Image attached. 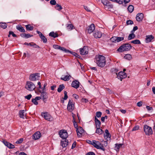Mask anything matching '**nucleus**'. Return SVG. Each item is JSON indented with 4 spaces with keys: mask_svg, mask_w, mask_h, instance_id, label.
<instances>
[{
    "mask_svg": "<svg viewBox=\"0 0 155 155\" xmlns=\"http://www.w3.org/2000/svg\"><path fill=\"white\" fill-rule=\"evenodd\" d=\"M95 58L96 62L98 66L103 68L105 66L106 60L104 56L102 55H99L96 56Z\"/></svg>",
    "mask_w": 155,
    "mask_h": 155,
    "instance_id": "obj_1",
    "label": "nucleus"
},
{
    "mask_svg": "<svg viewBox=\"0 0 155 155\" xmlns=\"http://www.w3.org/2000/svg\"><path fill=\"white\" fill-rule=\"evenodd\" d=\"M132 48V46L129 44H125L121 46L117 49L118 51L123 52L130 50Z\"/></svg>",
    "mask_w": 155,
    "mask_h": 155,
    "instance_id": "obj_2",
    "label": "nucleus"
},
{
    "mask_svg": "<svg viewBox=\"0 0 155 155\" xmlns=\"http://www.w3.org/2000/svg\"><path fill=\"white\" fill-rule=\"evenodd\" d=\"M25 88L29 91H32L35 88V86L33 82L28 81L26 82Z\"/></svg>",
    "mask_w": 155,
    "mask_h": 155,
    "instance_id": "obj_3",
    "label": "nucleus"
},
{
    "mask_svg": "<svg viewBox=\"0 0 155 155\" xmlns=\"http://www.w3.org/2000/svg\"><path fill=\"white\" fill-rule=\"evenodd\" d=\"M143 130L145 134L148 135H150L153 134L152 128L146 125L143 127Z\"/></svg>",
    "mask_w": 155,
    "mask_h": 155,
    "instance_id": "obj_4",
    "label": "nucleus"
},
{
    "mask_svg": "<svg viewBox=\"0 0 155 155\" xmlns=\"http://www.w3.org/2000/svg\"><path fill=\"white\" fill-rule=\"evenodd\" d=\"M40 78V74L35 73L31 74L29 76V79L31 81H35L39 80Z\"/></svg>",
    "mask_w": 155,
    "mask_h": 155,
    "instance_id": "obj_5",
    "label": "nucleus"
},
{
    "mask_svg": "<svg viewBox=\"0 0 155 155\" xmlns=\"http://www.w3.org/2000/svg\"><path fill=\"white\" fill-rule=\"evenodd\" d=\"M60 137L63 139H66L68 137V134L66 130H61L59 132Z\"/></svg>",
    "mask_w": 155,
    "mask_h": 155,
    "instance_id": "obj_6",
    "label": "nucleus"
},
{
    "mask_svg": "<svg viewBox=\"0 0 155 155\" xmlns=\"http://www.w3.org/2000/svg\"><path fill=\"white\" fill-rule=\"evenodd\" d=\"M74 104L73 101L71 100H69L67 106V109L70 112H71L74 109Z\"/></svg>",
    "mask_w": 155,
    "mask_h": 155,
    "instance_id": "obj_7",
    "label": "nucleus"
},
{
    "mask_svg": "<svg viewBox=\"0 0 155 155\" xmlns=\"http://www.w3.org/2000/svg\"><path fill=\"white\" fill-rule=\"evenodd\" d=\"M41 116L45 119L51 121L52 120V118L51 116L47 112H42L41 113Z\"/></svg>",
    "mask_w": 155,
    "mask_h": 155,
    "instance_id": "obj_8",
    "label": "nucleus"
},
{
    "mask_svg": "<svg viewBox=\"0 0 155 155\" xmlns=\"http://www.w3.org/2000/svg\"><path fill=\"white\" fill-rule=\"evenodd\" d=\"M116 74L118 78L120 79L121 81L123 79L126 78L127 76L126 74L123 71L120 72L118 74H117V73H116Z\"/></svg>",
    "mask_w": 155,
    "mask_h": 155,
    "instance_id": "obj_9",
    "label": "nucleus"
},
{
    "mask_svg": "<svg viewBox=\"0 0 155 155\" xmlns=\"http://www.w3.org/2000/svg\"><path fill=\"white\" fill-rule=\"evenodd\" d=\"M88 49L87 47L84 46L83 48L80 49V52L81 54L86 55L88 53Z\"/></svg>",
    "mask_w": 155,
    "mask_h": 155,
    "instance_id": "obj_10",
    "label": "nucleus"
},
{
    "mask_svg": "<svg viewBox=\"0 0 155 155\" xmlns=\"http://www.w3.org/2000/svg\"><path fill=\"white\" fill-rule=\"evenodd\" d=\"M39 92L41 93L40 97L43 101L48 98L47 93L46 92L42 91L41 90H39Z\"/></svg>",
    "mask_w": 155,
    "mask_h": 155,
    "instance_id": "obj_11",
    "label": "nucleus"
},
{
    "mask_svg": "<svg viewBox=\"0 0 155 155\" xmlns=\"http://www.w3.org/2000/svg\"><path fill=\"white\" fill-rule=\"evenodd\" d=\"M41 136V134L39 131H37L32 136V138L35 140L39 139Z\"/></svg>",
    "mask_w": 155,
    "mask_h": 155,
    "instance_id": "obj_12",
    "label": "nucleus"
},
{
    "mask_svg": "<svg viewBox=\"0 0 155 155\" xmlns=\"http://www.w3.org/2000/svg\"><path fill=\"white\" fill-rule=\"evenodd\" d=\"M37 32L39 34L41 39L43 42L44 43H46L47 42V39L39 31H37Z\"/></svg>",
    "mask_w": 155,
    "mask_h": 155,
    "instance_id": "obj_13",
    "label": "nucleus"
},
{
    "mask_svg": "<svg viewBox=\"0 0 155 155\" xmlns=\"http://www.w3.org/2000/svg\"><path fill=\"white\" fill-rule=\"evenodd\" d=\"M77 134L78 137H80L82 133H84V130L81 127H79L76 129Z\"/></svg>",
    "mask_w": 155,
    "mask_h": 155,
    "instance_id": "obj_14",
    "label": "nucleus"
},
{
    "mask_svg": "<svg viewBox=\"0 0 155 155\" xmlns=\"http://www.w3.org/2000/svg\"><path fill=\"white\" fill-rule=\"evenodd\" d=\"M80 85V83L77 81L75 80L73 81L72 82L71 86L77 89L78 88Z\"/></svg>",
    "mask_w": 155,
    "mask_h": 155,
    "instance_id": "obj_15",
    "label": "nucleus"
},
{
    "mask_svg": "<svg viewBox=\"0 0 155 155\" xmlns=\"http://www.w3.org/2000/svg\"><path fill=\"white\" fill-rule=\"evenodd\" d=\"M143 18V14L142 13H138L137 14L136 19L137 21H142Z\"/></svg>",
    "mask_w": 155,
    "mask_h": 155,
    "instance_id": "obj_16",
    "label": "nucleus"
},
{
    "mask_svg": "<svg viewBox=\"0 0 155 155\" xmlns=\"http://www.w3.org/2000/svg\"><path fill=\"white\" fill-rule=\"evenodd\" d=\"M88 32L89 33L92 32L95 29V26L94 24H92L88 26Z\"/></svg>",
    "mask_w": 155,
    "mask_h": 155,
    "instance_id": "obj_17",
    "label": "nucleus"
},
{
    "mask_svg": "<svg viewBox=\"0 0 155 155\" xmlns=\"http://www.w3.org/2000/svg\"><path fill=\"white\" fill-rule=\"evenodd\" d=\"M154 38V37L151 35H147L146 36L145 41L147 43L150 42Z\"/></svg>",
    "mask_w": 155,
    "mask_h": 155,
    "instance_id": "obj_18",
    "label": "nucleus"
},
{
    "mask_svg": "<svg viewBox=\"0 0 155 155\" xmlns=\"http://www.w3.org/2000/svg\"><path fill=\"white\" fill-rule=\"evenodd\" d=\"M93 35L96 38H100L101 37L102 34L101 32L98 31H96L93 33Z\"/></svg>",
    "mask_w": 155,
    "mask_h": 155,
    "instance_id": "obj_19",
    "label": "nucleus"
},
{
    "mask_svg": "<svg viewBox=\"0 0 155 155\" xmlns=\"http://www.w3.org/2000/svg\"><path fill=\"white\" fill-rule=\"evenodd\" d=\"M94 119L96 128H100L101 125V122L97 118L96 116H95Z\"/></svg>",
    "mask_w": 155,
    "mask_h": 155,
    "instance_id": "obj_20",
    "label": "nucleus"
},
{
    "mask_svg": "<svg viewBox=\"0 0 155 155\" xmlns=\"http://www.w3.org/2000/svg\"><path fill=\"white\" fill-rule=\"evenodd\" d=\"M101 143L98 141H96L95 140H93L92 145L97 149L99 148L100 145H101Z\"/></svg>",
    "mask_w": 155,
    "mask_h": 155,
    "instance_id": "obj_21",
    "label": "nucleus"
},
{
    "mask_svg": "<svg viewBox=\"0 0 155 155\" xmlns=\"http://www.w3.org/2000/svg\"><path fill=\"white\" fill-rule=\"evenodd\" d=\"M24 110H21L19 112V116L20 117L24 118L25 117V114Z\"/></svg>",
    "mask_w": 155,
    "mask_h": 155,
    "instance_id": "obj_22",
    "label": "nucleus"
},
{
    "mask_svg": "<svg viewBox=\"0 0 155 155\" xmlns=\"http://www.w3.org/2000/svg\"><path fill=\"white\" fill-rule=\"evenodd\" d=\"M71 77V76L70 75L67 74L66 75H65L64 77H61V79L65 81H67L69 80L70 79Z\"/></svg>",
    "mask_w": 155,
    "mask_h": 155,
    "instance_id": "obj_23",
    "label": "nucleus"
},
{
    "mask_svg": "<svg viewBox=\"0 0 155 155\" xmlns=\"http://www.w3.org/2000/svg\"><path fill=\"white\" fill-rule=\"evenodd\" d=\"M64 140L61 141V145L63 148L66 147L68 145V140H66V139Z\"/></svg>",
    "mask_w": 155,
    "mask_h": 155,
    "instance_id": "obj_24",
    "label": "nucleus"
},
{
    "mask_svg": "<svg viewBox=\"0 0 155 155\" xmlns=\"http://www.w3.org/2000/svg\"><path fill=\"white\" fill-rule=\"evenodd\" d=\"M16 28L20 31L22 32H25V31L24 28L20 25H18L16 26Z\"/></svg>",
    "mask_w": 155,
    "mask_h": 155,
    "instance_id": "obj_25",
    "label": "nucleus"
},
{
    "mask_svg": "<svg viewBox=\"0 0 155 155\" xmlns=\"http://www.w3.org/2000/svg\"><path fill=\"white\" fill-rule=\"evenodd\" d=\"M103 133V131L102 130L100 129V128H96V133L98 134L99 135L102 134Z\"/></svg>",
    "mask_w": 155,
    "mask_h": 155,
    "instance_id": "obj_26",
    "label": "nucleus"
},
{
    "mask_svg": "<svg viewBox=\"0 0 155 155\" xmlns=\"http://www.w3.org/2000/svg\"><path fill=\"white\" fill-rule=\"evenodd\" d=\"M64 88V86L63 84L60 85L58 89V91L60 92Z\"/></svg>",
    "mask_w": 155,
    "mask_h": 155,
    "instance_id": "obj_27",
    "label": "nucleus"
},
{
    "mask_svg": "<svg viewBox=\"0 0 155 155\" xmlns=\"http://www.w3.org/2000/svg\"><path fill=\"white\" fill-rule=\"evenodd\" d=\"M26 29L29 31H32L34 27L31 26L30 25H28L25 26Z\"/></svg>",
    "mask_w": 155,
    "mask_h": 155,
    "instance_id": "obj_28",
    "label": "nucleus"
},
{
    "mask_svg": "<svg viewBox=\"0 0 155 155\" xmlns=\"http://www.w3.org/2000/svg\"><path fill=\"white\" fill-rule=\"evenodd\" d=\"M67 28L69 30H71L74 28V26L72 24H68L67 25Z\"/></svg>",
    "mask_w": 155,
    "mask_h": 155,
    "instance_id": "obj_29",
    "label": "nucleus"
},
{
    "mask_svg": "<svg viewBox=\"0 0 155 155\" xmlns=\"http://www.w3.org/2000/svg\"><path fill=\"white\" fill-rule=\"evenodd\" d=\"M127 9L131 13L134 10V7L132 5H130L128 7Z\"/></svg>",
    "mask_w": 155,
    "mask_h": 155,
    "instance_id": "obj_30",
    "label": "nucleus"
},
{
    "mask_svg": "<svg viewBox=\"0 0 155 155\" xmlns=\"http://www.w3.org/2000/svg\"><path fill=\"white\" fill-rule=\"evenodd\" d=\"M104 137L107 141H108L110 139V134H104Z\"/></svg>",
    "mask_w": 155,
    "mask_h": 155,
    "instance_id": "obj_31",
    "label": "nucleus"
},
{
    "mask_svg": "<svg viewBox=\"0 0 155 155\" xmlns=\"http://www.w3.org/2000/svg\"><path fill=\"white\" fill-rule=\"evenodd\" d=\"M49 35L52 37L55 38L58 37V35L56 33H54V32H51L49 34Z\"/></svg>",
    "mask_w": 155,
    "mask_h": 155,
    "instance_id": "obj_32",
    "label": "nucleus"
},
{
    "mask_svg": "<svg viewBox=\"0 0 155 155\" xmlns=\"http://www.w3.org/2000/svg\"><path fill=\"white\" fill-rule=\"evenodd\" d=\"M135 35L134 33L130 34L128 36V40H130L134 38Z\"/></svg>",
    "mask_w": 155,
    "mask_h": 155,
    "instance_id": "obj_33",
    "label": "nucleus"
},
{
    "mask_svg": "<svg viewBox=\"0 0 155 155\" xmlns=\"http://www.w3.org/2000/svg\"><path fill=\"white\" fill-rule=\"evenodd\" d=\"M59 49H60L61 51H63L65 52L68 53V52H70V51L66 49H65L64 48L62 47H61L60 48H59Z\"/></svg>",
    "mask_w": 155,
    "mask_h": 155,
    "instance_id": "obj_34",
    "label": "nucleus"
},
{
    "mask_svg": "<svg viewBox=\"0 0 155 155\" xmlns=\"http://www.w3.org/2000/svg\"><path fill=\"white\" fill-rule=\"evenodd\" d=\"M132 43L134 44H140V42L139 40L136 39L132 41H131Z\"/></svg>",
    "mask_w": 155,
    "mask_h": 155,
    "instance_id": "obj_35",
    "label": "nucleus"
},
{
    "mask_svg": "<svg viewBox=\"0 0 155 155\" xmlns=\"http://www.w3.org/2000/svg\"><path fill=\"white\" fill-rule=\"evenodd\" d=\"M55 8L56 9L60 11L62 9V8L61 6L58 4H57L56 6H55Z\"/></svg>",
    "mask_w": 155,
    "mask_h": 155,
    "instance_id": "obj_36",
    "label": "nucleus"
},
{
    "mask_svg": "<svg viewBox=\"0 0 155 155\" xmlns=\"http://www.w3.org/2000/svg\"><path fill=\"white\" fill-rule=\"evenodd\" d=\"M124 58L125 59H126L128 60H130L131 59L132 57L130 54H127L125 55L124 56Z\"/></svg>",
    "mask_w": 155,
    "mask_h": 155,
    "instance_id": "obj_37",
    "label": "nucleus"
},
{
    "mask_svg": "<svg viewBox=\"0 0 155 155\" xmlns=\"http://www.w3.org/2000/svg\"><path fill=\"white\" fill-rule=\"evenodd\" d=\"M123 144H117L116 143L115 144L116 147L115 148H116V150H119V149L122 146Z\"/></svg>",
    "mask_w": 155,
    "mask_h": 155,
    "instance_id": "obj_38",
    "label": "nucleus"
},
{
    "mask_svg": "<svg viewBox=\"0 0 155 155\" xmlns=\"http://www.w3.org/2000/svg\"><path fill=\"white\" fill-rule=\"evenodd\" d=\"M102 3L106 6L108 5L109 2L107 0H101Z\"/></svg>",
    "mask_w": 155,
    "mask_h": 155,
    "instance_id": "obj_39",
    "label": "nucleus"
},
{
    "mask_svg": "<svg viewBox=\"0 0 155 155\" xmlns=\"http://www.w3.org/2000/svg\"><path fill=\"white\" fill-rule=\"evenodd\" d=\"M117 37H113L110 39L111 41L113 42H117Z\"/></svg>",
    "mask_w": 155,
    "mask_h": 155,
    "instance_id": "obj_40",
    "label": "nucleus"
},
{
    "mask_svg": "<svg viewBox=\"0 0 155 155\" xmlns=\"http://www.w3.org/2000/svg\"><path fill=\"white\" fill-rule=\"evenodd\" d=\"M96 117H97L98 118L100 117H101L102 115V113L100 111H97L96 112Z\"/></svg>",
    "mask_w": 155,
    "mask_h": 155,
    "instance_id": "obj_41",
    "label": "nucleus"
},
{
    "mask_svg": "<svg viewBox=\"0 0 155 155\" xmlns=\"http://www.w3.org/2000/svg\"><path fill=\"white\" fill-rule=\"evenodd\" d=\"M117 42H118L120 41H122L124 39V38L122 37H117Z\"/></svg>",
    "mask_w": 155,
    "mask_h": 155,
    "instance_id": "obj_42",
    "label": "nucleus"
},
{
    "mask_svg": "<svg viewBox=\"0 0 155 155\" xmlns=\"http://www.w3.org/2000/svg\"><path fill=\"white\" fill-rule=\"evenodd\" d=\"M73 122L74 123V126L76 128V129H77V128H78V124H77V123H76V122L75 121V120L74 119V117H73Z\"/></svg>",
    "mask_w": 155,
    "mask_h": 155,
    "instance_id": "obj_43",
    "label": "nucleus"
},
{
    "mask_svg": "<svg viewBox=\"0 0 155 155\" xmlns=\"http://www.w3.org/2000/svg\"><path fill=\"white\" fill-rule=\"evenodd\" d=\"M112 2H116L119 4H122L123 3V1L121 0H110Z\"/></svg>",
    "mask_w": 155,
    "mask_h": 155,
    "instance_id": "obj_44",
    "label": "nucleus"
},
{
    "mask_svg": "<svg viewBox=\"0 0 155 155\" xmlns=\"http://www.w3.org/2000/svg\"><path fill=\"white\" fill-rule=\"evenodd\" d=\"M2 28L5 29L7 27V25L5 23H2L1 25Z\"/></svg>",
    "mask_w": 155,
    "mask_h": 155,
    "instance_id": "obj_45",
    "label": "nucleus"
},
{
    "mask_svg": "<svg viewBox=\"0 0 155 155\" xmlns=\"http://www.w3.org/2000/svg\"><path fill=\"white\" fill-rule=\"evenodd\" d=\"M113 7V5L112 4H110L109 2L108 3V5H107L106 6V7H105V8H112Z\"/></svg>",
    "mask_w": 155,
    "mask_h": 155,
    "instance_id": "obj_46",
    "label": "nucleus"
},
{
    "mask_svg": "<svg viewBox=\"0 0 155 155\" xmlns=\"http://www.w3.org/2000/svg\"><path fill=\"white\" fill-rule=\"evenodd\" d=\"M31 101L35 105H37L38 104V102L37 101L35 100V98L32 99Z\"/></svg>",
    "mask_w": 155,
    "mask_h": 155,
    "instance_id": "obj_47",
    "label": "nucleus"
},
{
    "mask_svg": "<svg viewBox=\"0 0 155 155\" xmlns=\"http://www.w3.org/2000/svg\"><path fill=\"white\" fill-rule=\"evenodd\" d=\"M31 46L33 47L34 48H40V47L38 45H36L34 43H33L32 45H31Z\"/></svg>",
    "mask_w": 155,
    "mask_h": 155,
    "instance_id": "obj_48",
    "label": "nucleus"
},
{
    "mask_svg": "<svg viewBox=\"0 0 155 155\" xmlns=\"http://www.w3.org/2000/svg\"><path fill=\"white\" fill-rule=\"evenodd\" d=\"M32 97V95L31 94H28L27 96H25V98L28 100H30Z\"/></svg>",
    "mask_w": 155,
    "mask_h": 155,
    "instance_id": "obj_49",
    "label": "nucleus"
},
{
    "mask_svg": "<svg viewBox=\"0 0 155 155\" xmlns=\"http://www.w3.org/2000/svg\"><path fill=\"white\" fill-rule=\"evenodd\" d=\"M126 23L127 25H132L134 24V22L133 21L129 20H127V21Z\"/></svg>",
    "mask_w": 155,
    "mask_h": 155,
    "instance_id": "obj_50",
    "label": "nucleus"
},
{
    "mask_svg": "<svg viewBox=\"0 0 155 155\" xmlns=\"http://www.w3.org/2000/svg\"><path fill=\"white\" fill-rule=\"evenodd\" d=\"M23 140V138H20L16 142V143H21L22 142Z\"/></svg>",
    "mask_w": 155,
    "mask_h": 155,
    "instance_id": "obj_51",
    "label": "nucleus"
},
{
    "mask_svg": "<svg viewBox=\"0 0 155 155\" xmlns=\"http://www.w3.org/2000/svg\"><path fill=\"white\" fill-rule=\"evenodd\" d=\"M50 3L51 5H54L56 4L55 0H51L50 1Z\"/></svg>",
    "mask_w": 155,
    "mask_h": 155,
    "instance_id": "obj_52",
    "label": "nucleus"
},
{
    "mask_svg": "<svg viewBox=\"0 0 155 155\" xmlns=\"http://www.w3.org/2000/svg\"><path fill=\"white\" fill-rule=\"evenodd\" d=\"M64 100H66L68 97V96L67 95V92L66 91H64Z\"/></svg>",
    "mask_w": 155,
    "mask_h": 155,
    "instance_id": "obj_53",
    "label": "nucleus"
},
{
    "mask_svg": "<svg viewBox=\"0 0 155 155\" xmlns=\"http://www.w3.org/2000/svg\"><path fill=\"white\" fill-rule=\"evenodd\" d=\"M53 47L55 49H58L59 48H60V46L58 45H53Z\"/></svg>",
    "mask_w": 155,
    "mask_h": 155,
    "instance_id": "obj_54",
    "label": "nucleus"
},
{
    "mask_svg": "<svg viewBox=\"0 0 155 155\" xmlns=\"http://www.w3.org/2000/svg\"><path fill=\"white\" fill-rule=\"evenodd\" d=\"M9 33L10 35H12L13 37H16L17 36L12 31H10Z\"/></svg>",
    "mask_w": 155,
    "mask_h": 155,
    "instance_id": "obj_55",
    "label": "nucleus"
},
{
    "mask_svg": "<svg viewBox=\"0 0 155 155\" xmlns=\"http://www.w3.org/2000/svg\"><path fill=\"white\" fill-rule=\"evenodd\" d=\"M139 129V127L138 126H136L134 127L132 129L133 131L137 130Z\"/></svg>",
    "mask_w": 155,
    "mask_h": 155,
    "instance_id": "obj_56",
    "label": "nucleus"
},
{
    "mask_svg": "<svg viewBox=\"0 0 155 155\" xmlns=\"http://www.w3.org/2000/svg\"><path fill=\"white\" fill-rule=\"evenodd\" d=\"M95 153L92 152H90L87 153L86 155H95Z\"/></svg>",
    "mask_w": 155,
    "mask_h": 155,
    "instance_id": "obj_57",
    "label": "nucleus"
},
{
    "mask_svg": "<svg viewBox=\"0 0 155 155\" xmlns=\"http://www.w3.org/2000/svg\"><path fill=\"white\" fill-rule=\"evenodd\" d=\"M97 149H100L103 151H104V147L102 145H100L99 147V148H98Z\"/></svg>",
    "mask_w": 155,
    "mask_h": 155,
    "instance_id": "obj_58",
    "label": "nucleus"
},
{
    "mask_svg": "<svg viewBox=\"0 0 155 155\" xmlns=\"http://www.w3.org/2000/svg\"><path fill=\"white\" fill-rule=\"evenodd\" d=\"M97 149H100L103 151H104V147L102 145H100L99 147V148H98Z\"/></svg>",
    "mask_w": 155,
    "mask_h": 155,
    "instance_id": "obj_59",
    "label": "nucleus"
},
{
    "mask_svg": "<svg viewBox=\"0 0 155 155\" xmlns=\"http://www.w3.org/2000/svg\"><path fill=\"white\" fill-rule=\"evenodd\" d=\"M33 43V42H31V43H27V42H25L24 44L25 45H30V46H31V45H32Z\"/></svg>",
    "mask_w": 155,
    "mask_h": 155,
    "instance_id": "obj_60",
    "label": "nucleus"
},
{
    "mask_svg": "<svg viewBox=\"0 0 155 155\" xmlns=\"http://www.w3.org/2000/svg\"><path fill=\"white\" fill-rule=\"evenodd\" d=\"M142 105V101H139L137 103V105L138 107H140Z\"/></svg>",
    "mask_w": 155,
    "mask_h": 155,
    "instance_id": "obj_61",
    "label": "nucleus"
},
{
    "mask_svg": "<svg viewBox=\"0 0 155 155\" xmlns=\"http://www.w3.org/2000/svg\"><path fill=\"white\" fill-rule=\"evenodd\" d=\"M33 36L32 35H31L29 34H26V38H28Z\"/></svg>",
    "mask_w": 155,
    "mask_h": 155,
    "instance_id": "obj_62",
    "label": "nucleus"
},
{
    "mask_svg": "<svg viewBox=\"0 0 155 155\" xmlns=\"http://www.w3.org/2000/svg\"><path fill=\"white\" fill-rule=\"evenodd\" d=\"M84 9L86 10L88 12H90V9L88 7H87V6H84Z\"/></svg>",
    "mask_w": 155,
    "mask_h": 155,
    "instance_id": "obj_63",
    "label": "nucleus"
},
{
    "mask_svg": "<svg viewBox=\"0 0 155 155\" xmlns=\"http://www.w3.org/2000/svg\"><path fill=\"white\" fill-rule=\"evenodd\" d=\"M146 108L148 110H153V108L152 107H150L149 106H147Z\"/></svg>",
    "mask_w": 155,
    "mask_h": 155,
    "instance_id": "obj_64",
    "label": "nucleus"
}]
</instances>
